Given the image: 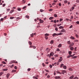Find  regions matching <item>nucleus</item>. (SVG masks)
I'll list each match as a JSON object with an SVG mask.
<instances>
[{
    "label": "nucleus",
    "instance_id": "nucleus-56",
    "mask_svg": "<svg viewBox=\"0 0 79 79\" xmlns=\"http://www.w3.org/2000/svg\"><path fill=\"white\" fill-rule=\"evenodd\" d=\"M76 58H77V56H74L73 57V58L74 59Z\"/></svg>",
    "mask_w": 79,
    "mask_h": 79
},
{
    "label": "nucleus",
    "instance_id": "nucleus-20",
    "mask_svg": "<svg viewBox=\"0 0 79 79\" xmlns=\"http://www.w3.org/2000/svg\"><path fill=\"white\" fill-rule=\"evenodd\" d=\"M8 70V69H3V71H7Z\"/></svg>",
    "mask_w": 79,
    "mask_h": 79
},
{
    "label": "nucleus",
    "instance_id": "nucleus-34",
    "mask_svg": "<svg viewBox=\"0 0 79 79\" xmlns=\"http://www.w3.org/2000/svg\"><path fill=\"white\" fill-rule=\"evenodd\" d=\"M3 74V72H1L0 73V77L2 76Z\"/></svg>",
    "mask_w": 79,
    "mask_h": 79
},
{
    "label": "nucleus",
    "instance_id": "nucleus-15",
    "mask_svg": "<svg viewBox=\"0 0 79 79\" xmlns=\"http://www.w3.org/2000/svg\"><path fill=\"white\" fill-rule=\"evenodd\" d=\"M73 45H74V43H71V45H70V47H72V46H73Z\"/></svg>",
    "mask_w": 79,
    "mask_h": 79
},
{
    "label": "nucleus",
    "instance_id": "nucleus-64",
    "mask_svg": "<svg viewBox=\"0 0 79 79\" xmlns=\"http://www.w3.org/2000/svg\"><path fill=\"white\" fill-rule=\"evenodd\" d=\"M56 51H60V49H59V48H57L56 50Z\"/></svg>",
    "mask_w": 79,
    "mask_h": 79
},
{
    "label": "nucleus",
    "instance_id": "nucleus-63",
    "mask_svg": "<svg viewBox=\"0 0 79 79\" xmlns=\"http://www.w3.org/2000/svg\"><path fill=\"white\" fill-rule=\"evenodd\" d=\"M77 3H79V0H77Z\"/></svg>",
    "mask_w": 79,
    "mask_h": 79
},
{
    "label": "nucleus",
    "instance_id": "nucleus-62",
    "mask_svg": "<svg viewBox=\"0 0 79 79\" xmlns=\"http://www.w3.org/2000/svg\"><path fill=\"white\" fill-rule=\"evenodd\" d=\"M68 44H70L71 43L70 42V41H69L68 42Z\"/></svg>",
    "mask_w": 79,
    "mask_h": 79
},
{
    "label": "nucleus",
    "instance_id": "nucleus-32",
    "mask_svg": "<svg viewBox=\"0 0 79 79\" xmlns=\"http://www.w3.org/2000/svg\"><path fill=\"white\" fill-rule=\"evenodd\" d=\"M54 16L55 18H56V17H57V15L56 14H54Z\"/></svg>",
    "mask_w": 79,
    "mask_h": 79
},
{
    "label": "nucleus",
    "instance_id": "nucleus-8",
    "mask_svg": "<svg viewBox=\"0 0 79 79\" xmlns=\"http://www.w3.org/2000/svg\"><path fill=\"white\" fill-rule=\"evenodd\" d=\"M70 39H73V40H74L75 39V38H74V37L73 36H71L70 37Z\"/></svg>",
    "mask_w": 79,
    "mask_h": 79
},
{
    "label": "nucleus",
    "instance_id": "nucleus-23",
    "mask_svg": "<svg viewBox=\"0 0 79 79\" xmlns=\"http://www.w3.org/2000/svg\"><path fill=\"white\" fill-rule=\"evenodd\" d=\"M31 37H34V33H32V34H31Z\"/></svg>",
    "mask_w": 79,
    "mask_h": 79
},
{
    "label": "nucleus",
    "instance_id": "nucleus-6",
    "mask_svg": "<svg viewBox=\"0 0 79 79\" xmlns=\"http://www.w3.org/2000/svg\"><path fill=\"white\" fill-rule=\"evenodd\" d=\"M40 23H44V20H42L41 19H40Z\"/></svg>",
    "mask_w": 79,
    "mask_h": 79
},
{
    "label": "nucleus",
    "instance_id": "nucleus-52",
    "mask_svg": "<svg viewBox=\"0 0 79 79\" xmlns=\"http://www.w3.org/2000/svg\"><path fill=\"white\" fill-rule=\"evenodd\" d=\"M73 27V25H71V26H70L69 28L71 29V28H72Z\"/></svg>",
    "mask_w": 79,
    "mask_h": 79
},
{
    "label": "nucleus",
    "instance_id": "nucleus-3",
    "mask_svg": "<svg viewBox=\"0 0 79 79\" xmlns=\"http://www.w3.org/2000/svg\"><path fill=\"white\" fill-rule=\"evenodd\" d=\"M55 54L53 52H51L50 54V56H53L54 55V54Z\"/></svg>",
    "mask_w": 79,
    "mask_h": 79
},
{
    "label": "nucleus",
    "instance_id": "nucleus-2",
    "mask_svg": "<svg viewBox=\"0 0 79 79\" xmlns=\"http://www.w3.org/2000/svg\"><path fill=\"white\" fill-rule=\"evenodd\" d=\"M12 63H18V62L16 61L15 62V60H13L10 62V64H12Z\"/></svg>",
    "mask_w": 79,
    "mask_h": 79
},
{
    "label": "nucleus",
    "instance_id": "nucleus-48",
    "mask_svg": "<svg viewBox=\"0 0 79 79\" xmlns=\"http://www.w3.org/2000/svg\"><path fill=\"white\" fill-rule=\"evenodd\" d=\"M14 66V64H12L10 68H13V67Z\"/></svg>",
    "mask_w": 79,
    "mask_h": 79
},
{
    "label": "nucleus",
    "instance_id": "nucleus-41",
    "mask_svg": "<svg viewBox=\"0 0 79 79\" xmlns=\"http://www.w3.org/2000/svg\"><path fill=\"white\" fill-rule=\"evenodd\" d=\"M74 7H72V11H73V10H74Z\"/></svg>",
    "mask_w": 79,
    "mask_h": 79
},
{
    "label": "nucleus",
    "instance_id": "nucleus-53",
    "mask_svg": "<svg viewBox=\"0 0 79 79\" xmlns=\"http://www.w3.org/2000/svg\"><path fill=\"white\" fill-rule=\"evenodd\" d=\"M28 71H31V69H27Z\"/></svg>",
    "mask_w": 79,
    "mask_h": 79
},
{
    "label": "nucleus",
    "instance_id": "nucleus-47",
    "mask_svg": "<svg viewBox=\"0 0 79 79\" xmlns=\"http://www.w3.org/2000/svg\"><path fill=\"white\" fill-rule=\"evenodd\" d=\"M61 61H62V60H59L58 62H61Z\"/></svg>",
    "mask_w": 79,
    "mask_h": 79
},
{
    "label": "nucleus",
    "instance_id": "nucleus-35",
    "mask_svg": "<svg viewBox=\"0 0 79 79\" xmlns=\"http://www.w3.org/2000/svg\"><path fill=\"white\" fill-rule=\"evenodd\" d=\"M57 73H58V74H61V73L60 72H56Z\"/></svg>",
    "mask_w": 79,
    "mask_h": 79
},
{
    "label": "nucleus",
    "instance_id": "nucleus-7",
    "mask_svg": "<svg viewBox=\"0 0 79 79\" xmlns=\"http://www.w3.org/2000/svg\"><path fill=\"white\" fill-rule=\"evenodd\" d=\"M10 74H9V73H7L6 74V77H7V79H8V78H9V76H10Z\"/></svg>",
    "mask_w": 79,
    "mask_h": 79
},
{
    "label": "nucleus",
    "instance_id": "nucleus-21",
    "mask_svg": "<svg viewBox=\"0 0 79 79\" xmlns=\"http://www.w3.org/2000/svg\"><path fill=\"white\" fill-rule=\"evenodd\" d=\"M52 19H53V17H50L49 18V19L50 20H52Z\"/></svg>",
    "mask_w": 79,
    "mask_h": 79
},
{
    "label": "nucleus",
    "instance_id": "nucleus-43",
    "mask_svg": "<svg viewBox=\"0 0 79 79\" xmlns=\"http://www.w3.org/2000/svg\"><path fill=\"white\" fill-rule=\"evenodd\" d=\"M2 63L3 64H6V62H5L4 61H3L2 62Z\"/></svg>",
    "mask_w": 79,
    "mask_h": 79
},
{
    "label": "nucleus",
    "instance_id": "nucleus-50",
    "mask_svg": "<svg viewBox=\"0 0 79 79\" xmlns=\"http://www.w3.org/2000/svg\"><path fill=\"white\" fill-rule=\"evenodd\" d=\"M32 47L33 48L35 49V48H36V47L35 46H33Z\"/></svg>",
    "mask_w": 79,
    "mask_h": 79
},
{
    "label": "nucleus",
    "instance_id": "nucleus-49",
    "mask_svg": "<svg viewBox=\"0 0 79 79\" xmlns=\"http://www.w3.org/2000/svg\"><path fill=\"white\" fill-rule=\"evenodd\" d=\"M49 11H53L52 9H50L49 10Z\"/></svg>",
    "mask_w": 79,
    "mask_h": 79
},
{
    "label": "nucleus",
    "instance_id": "nucleus-36",
    "mask_svg": "<svg viewBox=\"0 0 79 79\" xmlns=\"http://www.w3.org/2000/svg\"><path fill=\"white\" fill-rule=\"evenodd\" d=\"M69 71H73V69H72V68H69Z\"/></svg>",
    "mask_w": 79,
    "mask_h": 79
},
{
    "label": "nucleus",
    "instance_id": "nucleus-22",
    "mask_svg": "<svg viewBox=\"0 0 79 79\" xmlns=\"http://www.w3.org/2000/svg\"><path fill=\"white\" fill-rule=\"evenodd\" d=\"M63 68V69H66V66H64Z\"/></svg>",
    "mask_w": 79,
    "mask_h": 79
},
{
    "label": "nucleus",
    "instance_id": "nucleus-54",
    "mask_svg": "<svg viewBox=\"0 0 79 79\" xmlns=\"http://www.w3.org/2000/svg\"><path fill=\"white\" fill-rule=\"evenodd\" d=\"M17 19H20V18L18 17L17 18Z\"/></svg>",
    "mask_w": 79,
    "mask_h": 79
},
{
    "label": "nucleus",
    "instance_id": "nucleus-9",
    "mask_svg": "<svg viewBox=\"0 0 79 79\" xmlns=\"http://www.w3.org/2000/svg\"><path fill=\"white\" fill-rule=\"evenodd\" d=\"M60 77L59 76L55 77V79H60Z\"/></svg>",
    "mask_w": 79,
    "mask_h": 79
},
{
    "label": "nucleus",
    "instance_id": "nucleus-37",
    "mask_svg": "<svg viewBox=\"0 0 79 79\" xmlns=\"http://www.w3.org/2000/svg\"><path fill=\"white\" fill-rule=\"evenodd\" d=\"M63 65H64V64H62L60 66V68H62V67H63Z\"/></svg>",
    "mask_w": 79,
    "mask_h": 79
},
{
    "label": "nucleus",
    "instance_id": "nucleus-11",
    "mask_svg": "<svg viewBox=\"0 0 79 79\" xmlns=\"http://www.w3.org/2000/svg\"><path fill=\"white\" fill-rule=\"evenodd\" d=\"M28 44L30 45H32V42L31 41H29L28 42Z\"/></svg>",
    "mask_w": 79,
    "mask_h": 79
},
{
    "label": "nucleus",
    "instance_id": "nucleus-26",
    "mask_svg": "<svg viewBox=\"0 0 79 79\" xmlns=\"http://www.w3.org/2000/svg\"><path fill=\"white\" fill-rule=\"evenodd\" d=\"M45 36H48L49 35V34L46 33L45 34Z\"/></svg>",
    "mask_w": 79,
    "mask_h": 79
},
{
    "label": "nucleus",
    "instance_id": "nucleus-4",
    "mask_svg": "<svg viewBox=\"0 0 79 79\" xmlns=\"http://www.w3.org/2000/svg\"><path fill=\"white\" fill-rule=\"evenodd\" d=\"M66 70H62V74H64V73H66Z\"/></svg>",
    "mask_w": 79,
    "mask_h": 79
},
{
    "label": "nucleus",
    "instance_id": "nucleus-28",
    "mask_svg": "<svg viewBox=\"0 0 79 79\" xmlns=\"http://www.w3.org/2000/svg\"><path fill=\"white\" fill-rule=\"evenodd\" d=\"M40 12H43L44 11V10H42V9H41L40 10Z\"/></svg>",
    "mask_w": 79,
    "mask_h": 79
},
{
    "label": "nucleus",
    "instance_id": "nucleus-46",
    "mask_svg": "<svg viewBox=\"0 0 79 79\" xmlns=\"http://www.w3.org/2000/svg\"><path fill=\"white\" fill-rule=\"evenodd\" d=\"M62 21H63V19H60L59 21L60 22H61Z\"/></svg>",
    "mask_w": 79,
    "mask_h": 79
},
{
    "label": "nucleus",
    "instance_id": "nucleus-12",
    "mask_svg": "<svg viewBox=\"0 0 79 79\" xmlns=\"http://www.w3.org/2000/svg\"><path fill=\"white\" fill-rule=\"evenodd\" d=\"M59 29H63L64 28V27H63V26H60L59 27Z\"/></svg>",
    "mask_w": 79,
    "mask_h": 79
},
{
    "label": "nucleus",
    "instance_id": "nucleus-10",
    "mask_svg": "<svg viewBox=\"0 0 79 79\" xmlns=\"http://www.w3.org/2000/svg\"><path fill=\"white\" fill-rule=\"evenodd\" d=\"M62 46V45H61V44H60L58 46V47L59 48H60V47H61Z\"/></svg>",
    "mask_w": 79,
    "mask_h": 79
},
{
    "label": "nucleus",
    "instance_id": "nucleus-25",
    "mask_svg": "<svg viewBox=\"0 0 79 79\" xmlns=\"http://www.w3.org/2000/svg\"><path fill=\"white\" fill-rule=\"evenodd\" d=\"M14 18H15V17H10V19H14Z\"/></svg>",
    "mask_w": 79,
    "mask_h": 79
},
{
    "label": "nucleus",
    "instance_id": "nucleus-44",
    "mask_svg": "<svg viewBox=\"0 0 79 79\" xmlns=\"http://www.w3.org/2000/svg\"><path fill=\"white\" fill-rule=\"evenodd\" d=\"M7 11H10V9H7Z\"/></svg>",
    "mask_w": 79,
    "mask_h": 79
},
{
    "label": "nucleus",
    "instance_id": "nucleus-59",
    "mask_svg": "<svg viewBox=\"0 0 79 79\" xmlns=\"http://www.w3.org/2000/svg\"><path fill=\"white\" fill-rule=\"evenodd\" d=\"M54 23H56V20H54Z\"/></svg>",
    "mask_w": 79,
    "mask_h": 79
},
{
    "label": "nucleus",
    "instance_id": "nucleus-27",
    "mask_svg": "<svg viewBox=\"0 0 79 79\" xmlns=\"http://www.w3.org/2000/svg\"><path fill=\"white\" fill-rule=\"evenodd\" d=\"M13 11H14V10H12L10 12V13L11 14V13H12Z\"/></svg>",
    "mask_w": 79,
    "mask_h": 79
},
{
    "label": "nucleus",
    "instance_id": "nucleus-57",
    "mask_svg": "<svg viewBox=\"0 0 79 79\" xmlns=\"http://www.w3.org/2000/svg\"><path fill=\"white\" fill-rule=\"evenodd\" d=\"M5 5H6L5 4H3L2 5V6H3V7H4L5 6Z\"/></svg>",
    "mask_w": 79,
    "mask_h": 79
},
{
    "label": "nucleus",
    "instance_id": "nucleus-55",
    "mask_svg": "<svg viewBox=\"0 0 79 79\" xmlns=\"http://www.w3.org/2000/svg\"><path fill=\"white\" fill-rule=\"evenodd\" d=\"M4 19H3V18H2L1 19V21H3Z\"/></svg>",
    "mask_w": 79,
    "mask_h": 79
},
{
    "label": "nucleus",
    "instance_id": "nucleus-24",
    "mask_svg": "<svg viewBox=\"0 0 79 79\" xmlns=\"http://www.w3.org/2000/svg\"><path fill=\"white\" fill-rule=\"evenodd\" d=\"M69 55H71V54H72V52L69 51Z\"/></svg>",
    "mask_w": 79,
    "mask_h": 79
},
{
    "label": "nucleus",
    "instance_id": "nucleus-61",
    "mask_svg": "<svg viewBox=\"0 0 79 79\" xmlns=\"http://www.w3.org/2000/svg\"><path fill=\"white\" fill-rule=\"evenodd\" d=\"M77 24H79V21H77L76 22Z\"/></svg>",
    "mask_w": 79,
    "mask_h": 79
},
{
    "label": "nucleus",
    "instance_id": "nucleus-13",
    "mask_svg": "<svg viewBox=\"0 0 79 79\" xmlns=\"http://www.w3.org/2000/svg\"><path fill=\"white\" fill-rule=\"evenodd\" d=\"M70 49L72 51L73 50H74V48H73V47H71L70 48Z\"/></svg>",
    "mask_w": 79,
    "mask_h": 79
},
{
    "label": "nucleus",
    "instance_id": "nucleus-1",
    "mask_svg": "<svg viewBox=\"0 0 79 79\" xmlns=\"http://www.w3.org/2000/svg\"><path fill=\"white\" fill-rule=\"evenodd\" d=\"M63 33H60L58 34L56 33H54L52 35L53 37H55V36H56V35H62Z\"/></svg>",
    "mask_w": 79,
    "mask_h": 79
},
{
    "label": "nucleus",
    "instance_id": "nucleus-45",
    "mask_svg": "<svg viewBox=\"0 0 79 79\" xmlns=\"http://www.w3.org/2000/svg\"><path fill=\"white\" fill-rule=\"evenodd\" d=\"M40 26L39 25L37 26V28H39V27H40Z\"/></svg>",
    "mask_w": 79,
    "mask_h": 79
},
{
    "label": "nucleus",
    "instance_id": "nucleus-18",
    "mask_svg": "<svg viewBox=\"0 0 79 79\" xmlns=\"http://www.w3.org/2000/svg\"><path fill=\"white\" fill-rule=\"evenodd\" d=\"M25 18H28V19H29V16L28 15H26L25 16Z\"/></svg>",
    "mask_w": 79,
    "mask_h": 79
},
{
    "label": "nucleus",
    "instance_id": "nucleus-51",
    "mask_svg": "<svg viewBox=\"0 0 79 79\" xmlns=\"http://www.w3.org/2000/svg\"><path fill=\"white\" fill-rule=\"evenodd\" d=\"M49 67L50 68H52V65H49Z\"/></svg>",
    "mask_w": 79,
    "mask_h": 79
},
{
    "label": "nucleus",
    "instance_id": "nucleus-16",
    "mask_svg": "<svg viewBox=\"0 0 79 79\" xmlns=\"http://www.w3.org/2000/svg\"><path fill=\"white\" fill-rule=\"evenodd\" d=\"M53 42H54L53 41V40H51V41L50 43L51 44H53Z\"/></svg>",
    "mask_w": 79,
    "mask_h": 79
},
{
    "label": "nucleus",
    "instance_id": "nucleus-29",
    "mask_svg": "<svg viewBox=\"0 0 79 79\" xmlns=\"http://www.w3.org/2000/svg\"><path fill=\"white\" fill-rule=\"evenodd\" d=\"M75 36L76 37H77V38H78V37H79V36H78V35L76 34V35H75Z\"/></svg>",
    "mask_w": 79,
    "mask_h": 79
},
{
    "label": "nucleus",
    "instance_id": "nucleus-42",
    "mask_svg": "<svg viewBox=\"0 0 79 79\" xmlns=\"http://www.w3.org/2000/svg\"><path fill=\"white\" fill-rule=\"evenodd\" d=\"M17 10L18 11H21V8H18V9H17Z\"/></svg>",
    "mask_w": 79,
    "mask_h": 79
},
{
    "label": "nucleus",
    "instance_id": "nucleus-60",
    "mask_svg": "<svg viewBox=\"0 0 79 79\" xmlns=\"http://www.w3.org/2000/svg\"><path fill=\"white\" fill-rule=\"evenodd\" d=\"M26 8V6H25L24 7H23V9H25V8Z\"/></svg>",
    "mask_w": 79,
    "mask_h": 79
},
{
    "label": "nucleus",
    "instance_id": "nucleus-19",
    "mask_svg": "<svg viewBox=\"0 0 79 79\" xmlns=\"http://www.w3.org/2000/svg\"><path fill=\"white\" fill-rule=\"evenodd\" d=\"M72 56V55H70L68 56H67V58H70V57H71V56Z\"/></svg>",
    "mask_w": 79,
    "mask_h": 79
},
{
    "label": "nucleus",
    "instance_id": "nucleus-31",
    "mask_svg": "<svg viewBox=\"0 0 79 79\" xmlns=\"http://www.w3.org/2000/svg\"><path fill=\"white\" fill-rule=\"evenodd\" d=\"M33 78L34 79H38V78H37L35 76L33 77Z\"/></svg>",
    "mask_w": 79,
    "mask_h": 79
},
{
    "label": "nucleus",
    "instance_id": "nucleus-38",
    "mask_svg": "<svg viewBox=\"0 0 79 79\" xmlns=\"http://www.w3.org/2000/svg\"><path fill=\"white\" fill-rule=\"evenodd\" d=\"M45 39H46V40H47V39H48V37L45 36Z\"/></svg>",
    "mask_w": 79,
    "mask_h": 79
},
{
    "label": "nucleus",
    "instance_id": "nucleus-40",
    "mask_svg": "<svg viewBox=\"0 0 79 79\" xmlns=\"http://www.w3.org/2000/svg\"><path fill=\"white\" fill-rule=\"evenodd\" d=\"M55 30H56V31H58V28L56 27Z\"/></svg>",
    "mask_w": 79,
    "mask_h": 79
},
{
    "label": "nucleus",
    "instance_id": "nucleus-5",
    "mask_svg": "<svg viewBox=\"0 0 79 79\" xmlns=\"http://www.w3.org/2000/svg\"><path fill=\"white\" fill-rule=\"evenodd\" d=\"M61 32H65L66 31L64 29H62L61 31Z\"/></svg>",
    "mask_w": 79,
    "mask_h": 79
},
{
    "label": "nucleus",
    "instance_id": "nucleus-58",
    "mask_svg": "<svg viewBox=\"0 0 79 79\" xmlns=\"http://www.w3.org/2000/svg\"><path fill=\"white\" fill-rule=\"evenodd\" d=\"M61 24H59L57 25V26H61Z\"/></svg>",
    "mask_w": 79,
    "mask_h": 79
},
{
    "label": "nucleus",
    "instance_id": "nucleus-17",
    "mask_svg": "<svg viewBox=\"0 0 79 79\" xmlns=\"http://www.w3.org/2000/svg\"><path fill=\"white\" fill-rule=\"evenodd\" d=\"M73 77H74V76L73 75L72 76L70 77V79H73Z\"/></svg>",
    "mask_w": 79,
    "mask_h": 79
},
{
    "label": "nucleus",
    "instance_id": "nucleus-30",
    "mask_svg": "<svg viewBox=\"0 0 79 79\" xmlns=\"http://www.w3.org/2000/svg\"><path fill=\"white\" fill-rule=\"evenodd\" d=\"M64 3H68V1L65 0L64 1Z\"/></svg>",
    "mask_w": 79,
    "mask_h": 79
},
{
    "label": "nucleus",
    "instance_id": "nucleus-33",
    "mask_svg": "<svg viewBox=\"0 0 79 79\" xmlns=\"http://www.w3.org/2000/svg\"><path fill=\"white\" fill-rule=\"evenodd\" d=\"M74 79H79V78H78V77H75L74 78Z\"/></svg>",
    "mask_w": 79,
    "mask_h": 79
},
{
    "label": "nucleus",
    "instance_id": "nucleus-14",
    "mask_svg": "<svg viewBox=\"0 0 79 79\" xmlns=\"http://www.w3.org/2000/svg\"><path fill=\"white\" fill-rule=\"evenodd\" d=\"M12 73H15V72H16V70H13L12 71Z\"/></svg>",
    "mask_w": 79,
    "mask_h": 79
},
{
    "label": "nucleus",
    "instance_id": "nucleus-39",
    "mask_svg": "<svg viewBox=\"0 0 79 79\" xmlns=\"http://www.w3.org/2000/svg\"><path fill=\"white\" fill-rule=\"evenodd\" d=\"M42 64L43 65V66L44 67H45V64H44V63H43Z\"/></svg>",
    "mask_w": 79,
    "mask_h": 79
}]
</instances>
